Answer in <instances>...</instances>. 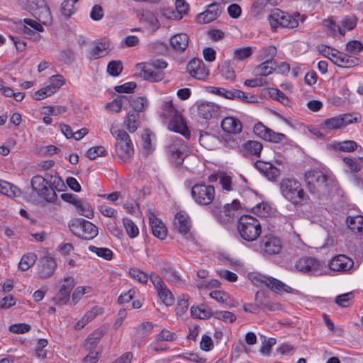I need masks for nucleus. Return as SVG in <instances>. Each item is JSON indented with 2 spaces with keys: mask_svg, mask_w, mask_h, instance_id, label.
Segmentation results:
<instances>
[{
  "mask_svg": "<svg viewBox=\"0 0 363 363\" xmlns=\"http://www.w3.org/2000/svg\"><path fill=\"white\" fill-rule=\"evenodd\" d=\"M199 115L206 120L216 118L220 113V106L211 102H202L197 106Z\"/></svg>",
  "mask_w": 363,
  "mask_h": 363,
  "instance_id": "4be33fe9",
  "label": "nucleus"
},
{
  "mask_svg": "<svg viewBox=\"0 0 363 363\" xmlns=\"http://www.w3.org/2000/svg\"><path fill=\"white\" fill-rule=\"evenodd\" d=\"M74 234L84 240H91L98 235V228L83 218H77L69 226Z\"/></svg>",
  "mask_w": 363,
  "mask_h": 363,
  "instance_id": "0eeeda50",
  "label": "nucleus"
},
{
  "mask_svg": "<svg viewBox=\"0 0 363 363\" xmlns=\"http://www.w3.org/2000/svg\"><path fill=\"white\" fill-rule=\"evenodd\" d=\"M352 292H349L337 296L335 298V303L342 307H348L350 305L351 300L353 298Z\"/></svg>",
  "mask_w": 363,
  "mask_h": 363,
  "instance_id": "e2e57ef3",
  "label": "nucleus"
},
{
  "mask_svg": "<svg viewBox=\"0 0 363 363\" xmlns=\"http://www.w3.org/2000/svg\"><path fill=\"white\" fill-rule=\"evenodd\" d=\"M277 54V48L274 46L270 45L268 47L262 48L260 50V60H272Z\"/></svg>",
  "mask_w": 363,
  "mask_h": 363,
  "instance_id": "338daca9",
  "label": "nucleus"
},
{
  "mask_svg": "<svg viewBox=\"0 0 363 363\" xmlns=\"http://www.w3.org/2000/svg\"><path fill=\"white\" fill-rule=\"evenodd\" d=\"M235 96L234 99H239L245 103H254L255 101V96L254 95H249L241 90L233 89Z\"/></svg>",
  "mask_w": 363,
  "mask_h": 363,
  "instance_id": "052dcab7",
  "label": "nucleus"
},
{
  "mask_svg": "<svg viewBox=\"0 0 363 363\" xmlns=\"http://www.w3.org/2000/svg\"><path fill=\"white\" fill-rule=\"evenodd\" d=\"M166 107L169 112V115L172 116L169 123V128L174 132L179 133L184 135L185 138L190 137V131L184 121V118L180 115L177 110L173 106L172 101L166 103Z\"/></svg>",
  "mask_w": 363,
  "mask_h": 363,
  "instance_id": "6e6552de",
  "label": "nucleus"
},
{
  "mask_svg": "<svg viewBox=\"0 0 363 363\" xmlns=\"http://www.w3.org/2000/svg\"><path fill=\"white\" fill-rule=\"evenodd\" d=\"M175 8L177 13H175L174 11H169L167 10V11H168V13H164V16H167L168 18L181 19L182 15L187 13L189 4L185 0H175Z\"/></svg>",
  "mask_w": 363,
  "mask_h": 363,
  "instance_id": "7c9ffc66",
  "label": "nucleus"
},
{
  "mask_svg": "<svg viewBox=\"0 0 363 363\" xmlns=\"http://www.w3.org/2000/svg\"><path fill=\"white\" fill-rule=\"evenodd\" d=\"M107 328L100 327L91 333L85 340L84 347L86 350H96V347L100 339L106 333Z\"/></svg>",
  "mask_w": 363,
  "mask_h": 363,
  "instance_id": "a878e982",
  "label": "nucleus"
},
{
  "mask_svg": "<svg viewBox=\"0 0 363 363\" xmlns=\"http://www.w3.org/2000/svg\"><path fill=\"white\" fill-rule=\"evenodd\" d=\"M322 128L327 130H337L344 128L340 116L325 120L322 123Z\"/></svg>",
  "mask_w": 363,
  "mask_h": 363,
  "instance_id": "a19ab883",
  "label": "nucleus"
},
{
  "mask_svg": "<svg viewBox=\"0 0 363 363\" xmlns=\"http://www.w3.org/2000/svg\"><path fill=\"white\" fill-rule=\"evenodd\" d=\"M107 155V151L104 146H94L89 148L86 156L91 160H96L99 157H103Z\"/></svg>",
  "mask_w": 363,
  "mask_h": 363,
  "instance_id": "8fccbe9b",
  "label": "nucleus"
},
{
  "mask_svg": "<svg viewBox=\"0 0 363 363\" xmlns=\"http://www.w3.org/2000/svg\"><path fill=\"white\" fill-rule=\"evenodd\" d=\"M268 18L273 30L279 26L286 28H294L298 25V22L296 18L279 9L274 10Z\"/></svg>",
  "mask_w": 363,
  "mask_h": 363,
  "instance_id": "1a4fd4ad",
  "label": "nucleus"
},
{
  "mask_svg": "<svg viewBox=\"0 0 363 363\" xmlns=\"http://www.w3.org/2000/svg\"><path fill=\"white\" fill-rule=\"evenodd\" d=\"M140 123V114L135 111H129L123 121L124 126L130 133L135 132Z\"/></svg>",
  "mask_w": 363,
  "mask_h": 363,
  "instance_id": "c756f323",
  "label": "nucleus"
},
{
  "mask_svg": "<svg viewBox=\"0 0 363 363\" xmlns=\"http://www.w3.org/2000/svg\"><path fill=\"white\" fill-rule=\"evenodd\" d=\"M260 247L265 253L270 255H276L281 250V242L275 236L266 235L262 239Z\"/></svg>",
  "mask_w": 363,
  "mask_h": 363,
  "instance_id": "aec40b11",
  "label": "nucleus"
},
{
  "mask_svg": "<svg viewBox=\"0 0 363 363\" xmlns=\"http://www.w3.org/2000/svg\"><path fill=\"white\" fill-rule=\"evenodd\" d=\"M237 229L240 236L247 242L256 240L262 231L259 221L250 215L240 216L238 222Z\"/></svg>",
  "mask_w": 363,
  "mask_h": 363,
  "instance_id": "7ed1b4c3",
  "label": "nucleus"
},
{
  "mask_svg": "<svg viewBox=\"0 0 363 363\" xmlns=\"http://www.w3.org/2000/svg\"><path fill=\"white\" fill-rule=\"evenodd\" d=\"M111 133L115 137L116 152L119 158L123 162H128L134 155V147L129 134L123 129L113 130L111 128Z\"/></svg>",
  "mask_w": 363,
  "mask_h": 363,
  "instance_id": "20e7f679",
  "label": "nucleus"
},
{
  "mask_svg": "<svg viewBox=\"0 0 363 363\" xmlns=\"http://www.w3.org/2000/svg\"><path fill=\"white\" fill-rule=\"evenodd\" d=\"M75 284L74 279L72 277H67L64 279V284L56 296L53 298L55 303L62 306L67 303L70 297V291Z\"/></svg>",
  "mask_w": 363,
  "mask_h": 363,
  "instance_id": "f3484780",
  "label": "nucleus"
},
{
  "mask_svg": "<svg viewBox=\"0 0 363 363\" xmlns=\"http://www.w3.org/2000/svg\"><path fill=\"white\" fill-rule=\"evenodd\" d=\"M37 256L35 253H27L21 257L18 264V268L22 271L30 269L36 262Z\"/></svg>",
  "mask_w": 363,
  "mask_h": 363,
  "instance_id": "4c0bfd02",
  "label": "nucleus"
},
{
  "mask_svg": "<svg viewBox=\"0 0 363 363\" xmlns=\"http://www.w3.org/2000/svg\"><path fill=\"white\" fill-rule=\"evenodd\" d=\"M52 182L40 175H35L31 179V186L33 191L38 196L49 203H55L57 199V195L52 186L50 185Z\"/></svg>",
  "mask_w": 363,
  "mask_h": 363,
  "instance_id": "39448f33",
  "label": "nucleus"
},
{
  "mask_svg": "<svg viewBox=\"0 0 363 363\" xmlns=\"http://www.w3.org/2000/svg\"><path fill=\"white\" fill-rule=\"evenodd\" d=\"M48 345L46 339H39L35 347V355L39 359H45L47 357V351L44 348Z\"/></svg>",
  "mask_w": 363,
  "mask_h": 363,
  "instance_id": "0e129e2a",
  "label": "nucleus"
},
{
  "mask_svg": "<svg viewBox=\"0 0 363 363\" xmlns=\"http://www.w3.org/2000/svg\"><path fill=\"white\" fill-rule=\"evenodd\" d=\"M335 53H331L333 58L330 60L333 64L342 68H351L359 64L360 60L358 57L348 55L337 50H333Z\"/></svg>",
  "mask_w": 363,
  "mask_h": 363,
  "instance_id": "4468645a",
  "label": "nucleus"
},
{
  "mask_svg": "<svg viewBox=\"0 0 363 363\" xmlns=\"http://www.w3.org/2000/svg\"><path fill=\"white\" fill-rule=\"evenodd\" d=\"M187 70L191 77L200 80L205 79L209 74L208 69L198 58H194L189 62Z\"/></svg>",
  "mask_w": 363,
  "mask_h": 363,
  "instance_id": "6ab92c4d",
  "label": "nucleus"
},
{
  "mask_svg": "<svg viewBox=\"0 0 363 363\" xmlns=\"http://www.w3.org/2000/svg\"><path fill=\"white\" fill-rule=\"evenodd\" d=\"M89 250L95 252L99 257L104 258L106 260H111L113 258V252L106 247H97L94 245H90Z\"/></svg>",
  "mask_w": 363,
  "mask_h": 363,
  "instance_id": "3c124183",
  "label": "nucleus"
},
{
  "mask_svg": "<svg viewBox=\"0 0 363 363\" xmlns=\"http://www.w3.org/2000/svg\"><path fill=\"white\" fill-rule=\"evenodd\" d=\"M148 217L150 224L151 225L152 234L160 240H164L167 237V228L162 221L158 218L155 217L154 213L150 210L148 211Z\"/></svg>",
  "mask_w": 363,
  "mask_h": 363,
  "instance_id": "b1692460",
  "label": "nucleus"
},
{
  "mask_svg": "<svg viewBox=\"0 0 363 363\" xmlns=\"http://www.w3.org/2000/svg\"><path fill=\"white\" fill-rule=\"evenodd\" d=\"M44 113L46 115L58 116L65 113L67 107L65 106H48L43 107Z\"/></svg>",
  "mask_w": 363,
  "mask_h": 363,
  "instance_id": "bf43d9fd",
  "label": "nucleus"
},
{
  "mask_svg": "<svg viewBox=\"0 0 363 363\" xmlns=\"http://www.w3.org/2000/svg\"><path fill=\"white\" fill-rule=\"evenodd\" d=\"M122 70L123 64L120 60H112L108 64L107 72L111 76H118Z\"/></svg>",
  "mask_w": 363,
  "mask_h": 363,
  "instance_id": "6e6d98bb",
  "label": "nucleus"
},
{
  "mask_svg": "<svg viewBox=\"0 0 363 363\" xmlns=\"http://www.w3.org/2000/svg\"><path fill=\"white\" fill-rule=\"evenodd\" d=\"M143 21L147 23L152 31H156L160 26V23L155 15L150 11H145L143 14Z\"/></svg>",
  "mask_w": 363,
  "mask_h": 363,
  "instance_id": "58836bf2",
  "label": "nucleus"
},
{
  "mask_svg": "<svg viewBox=\"0 0 363 363\" xmlns=\"http://www.w3.org/2000/svg\"><path fill=\"white\" fill-rule=\"evenodd\" d=\"M257 281L264 284L277 294H281L283 291L290 294L294 291L289 286L272 277L261 276L259 278H257Z\"/></svg>",
  "mask_w": 363,
  "mask_h": 363,
  "instance_id": "2eb2a0df",
  "label": "nucleus"
},
{
  "mask_svg": "<svg viewBox=\"0 0 363 363\" xmlns=\"http://www.w3.org/2000/svg\"><path fill=\"white\" fill-rule=\"evenodd\" d=\"M174 226L178 232L184 235L189 232L191 222L189 217L186 212L179 211L176 214Z\"/></svg>",
  "mask_w": 363,
  "mask_h": 363,
  "instance_id": "bb28decb",
  "label": "nucleus"
},
{
  "mask_svg": "<svg viewBox=\"0 0 363 363\" xmlns=\"http://www.w3.org/2000/svg\"><path fill=\"white\" fill-rule=\"evenodd\" d=\"M343 127L351 124V123H358L361 121L362 116L359 113H347L340 115Z\"/></svg>",
  "mask_w": 363,
  "mask_h": 363,
  "instance_id": "a18cd8bd",
  "label": "nucleus"
},
{
  "mask_svg": "<svg viewBox=\"0 0 363 363\" xmlns=\"http://www.w3.org/2000/svg\"><path fill=\"white\" fill-rule=\"evenodd\" d=\"M270 128L265 126L262 122L257 123L253 128V131L259 138L265 140L267 134L269 133Z\"/></svg>",
  "mask_w": 363,
  "mask_h": 363,
  "instance_id": "69168bd1",
  "label": "nucleus"
},
{
  "mask_svg": "<svg viewBox=\"0 0 363 363\" xmlns=\"http://www.w3.org/2000/svg\"><path fill=\"white\" fill-rule=\"evenodd\" d=\"M220 72L223 77L228 80H233L235 78V73L233 65L226 61L220 67Z\"/></svg>",
  "mask_w": 363,
  "mask_h": 363,
  "instance_id": "49530a36",
  "label": "nucleus"
},
{
  "mask_svg": "<svg viewBox=\"0 0 363 363\" xmlns=\"http://www.w3.org/2000/svg\"><path fill=\"white\" fill-rule=\"evenodd\" d=\"M347 224L348 228L354 233L363 235V217H347Z\"/></svg>",
  "mask_w": 363,
  "mask_h": 363,
  "instance_id": "72a5a7b5",
  "label": "nucleus"
},
{
  "mask_svg": "<svg viewBox=\"0 0 363 363\" xmlns=\"http://www.w3.org/2000/svg\"><path fill=\"white\" fill-rule=\"evenodd\" d=\"M57 267V263L54 258L44 257L39 260L38 264V274L40 279L51 277Z\"/></svg>",
  "mask_w": 363,
  "mask_h": 363,
  "instance_id": "a211bd4d",
  "label": "nucleus"
},
{
  "mask_svg": "<svg viewBox=\"0 0 363 363\" xmlns=\"http://www.w3.org/2000/svg\"><path fill=\"white\" fill-rule=\"evenodd\" d=\"M272 0H255L252 6V13L257 16L264 11L269 6L272 5Z\"/></svg>",
  "mask_w": 363,
  "mask_h": 363,
  "instance_id": "ea45409f",
  "label": "nucleus"
},
{
  "mask_svg": "<svg viewBox=\"0 0 363 363\" xmlns=\"http://www.w3.org/2000/svg\"><path fill=\"white\" fill-rule=\"evenodd\" d=\"M189 38L186 33H179L170 38V44L172 48L177 52H184L189 45Z\"/></svg>",
  "mask_w": 363,
  "mask_h": 363,
  "instance_id": "c85d7f7f",
  "label": "nucleus"
},
{
  "mask_svg": "<svg viewBox=\"0 0 363 363\" xmlns=\"http://www.w3.org/2000/svg\"><path fill=\"white\" fill-rule=\"evenodd\" d=\"M153 324L151 322L147 321L139 325L136 328L137 335L146 336L153 329Z\"/></svg>",
  "mask_w": 363,
  "mask_h": 363,
  "instance_id": "774afa93",
  "label": "nucleus"
},
{
  "mask_svg": "<svg viewBox=\"0 0 363 363\" xmlns=\"http://www.w3.org/2000/svg\"><path fill=\"white\" fill-rule=\"evenodd\" d=\"M108 49V44L104 40H101L95 43L90 55L88 57L90 60H96L105 55L104 52Z\"/></svg>",
  "mask_w": 363,
  "mask_h": 363,
  "instance_id": "473e14b6",
  "label": "nucleus"
},
{
  "mask_svg": "<svg viewBox=\"0 0 363 363\" xmlns=\"http://www.w3.org/2000/svg\"><path fill=\"white\" fill-rule=\"evenodd\" d=\"M253 52L251 47H245L240 49H236L234 51V60L237 61H242L250 57Z\"/></svg>",
  "mask_w": 363,
  "mask_h": 363,
  "instance_id": "864d4df0",
  "label": "nucleus"
},
{
  "mask_svg": "<svg viewBox=\"0 0 363 363\" xmlns=\"http://www.w3.org/2000/svg\"><path fill=\"white\" fill-rule=\"evenodd\" d=\"M279 188L281 195L294 206H301L309 200L301 183L295 178L282 179Z\"/></svg>",
  "mask_w": 363,
  "mask_h": 363,
  "instance_id": "f03ea898",
  "label": "nucleus"
},
{
  "mask_svg": "<svg viewBox=\"0 0 363 363\" xmlns=\"http://www.w3.org/2000/svg\"><path fill=\"white\" fill-rule=\"evenodd\" d=\"M78 0H65L61 5V11L66 18L70 17L75 13L77 9L74 6Z\"/></svg>",
  "mask_w": 363,
  "mask_h": 363,
  "instance_id": "37998d69",
  "label": "nucleus"
},
{
  "mask_svg": "<svg viewBox=\"0 0 363 363\" xmlns=\"http://www.w3.org/2000/svg\"><path fill=\"white\" fill-rule=\"evenodd\" d=\"M191 314L192 318H211L213 315L211 308L204 303L198 306H191Z\"/></svg>",
  "mask_w": 363,
  "mask_h": 363,
  "instance_id": "c9c22d12",
  "label": "nucleus"
},
{
  "mask_svg": "<svg viewBox=\"0 0 363 363\" xmlns=\"http://www.w3.org/2000/svg\"><path fill=\"white\" fill-rule=\"evenodd\" d=\"M76 208L79 213L87 218L90 219L94 217V211L91 205L86 201L80 200V203H78Z\"/></svg>",
  "mask_w": 363,
  "mask_h": 363,
  "instance_id": "de8ad7c7",
  "label": "nucleus"
},
{
  "mask_svg": "<svg viewBox=\"0 0 363 363\" xmlns=\"http://www.w3.org/2000/svg\"><path fill=\"white\" fill-rule=\"evenodd\" d=\"M129 274L131 277L142 284H147L148 279L150 278L146 273L142 272L138 268H130Z\"/></svg>",
  "mask_w": 363,
  "mask_h": 363,
  "instance_id": "13d9d810",
  "label": "nucleus"
},
{
  "mask_svg": "<svg viewBox=\"0 0 363 363\" xmlns=\"http://www.w3.org/2000/svg\"><path fill=\"white\" fill-rule=\"evenodd\" d=\"M211 213L216 218L220 223H224L228 220V217L225 216L224 207L222 208L220 205L214 203L210 208Z\"/></svg>",
  "mask_w": 363,
  "mask_h": 363,
  "instance_id": "5fc2aeb1",
  "label": "nucleus"
},
{
  "mask_svg": "<svg viewBox=\"0 0 363 363\" xmlns=\"http://www.w3.org/2000/svg\"><path fill=\"white\" fill-rule=\"evenodd\" d=\"M221 13V9L218 4L208 5L207 9L197 16V21L199 23H208L216 20Z\"/></svg>",
  "mask_w": 363,
  "mask_h": 363,
  "instance_id": "5701e85b",
  "label": "nucleus"
},
{
  "mask_svg": "<svg viewBox=\"0 0 363 363\" xmlns=\"http://www.w3.org/2000/svg\"><path fill=\"white\" fill-rule=\"evenodd\" d=\"M150 136L151 132L149 130H145L144 133L142 135L143 147L147 155L150 154L153 150Z\"/></svg>",
  "mask_w": 363,
  "mask_h": 363,
  "instance_id": "680f3d73",
  "label": "nucleus"
},
{
  "mask_svg": "<svg viewBox=\"0 0 363 363\" xmlns=\"http://www.w3.org/2000/svg\"><path fill=\"white\" fill-rule=\"evenodd\" d=\"M128 97L129 100L127 101L130 104L132 107V110L130 111H135L140 114V113L145 111L148 106V101L145 97H137L135 99H132L131 96Z\"/></svg>",
  "mask_w": 363,
  "mask_h": 363,
  "instance_id": "f704fd0d",
  "label": "nucleus"
},
{
  "mask_svg": "<svg viewBox=\"0 0 363 363\" xmlns=\"http://www.w3.org/2000/svg\"><path fill=\"white\" fill-rule=\"evenodd\" d=\"M357 143L354 140H345L335 143L334 148L342 152H353L357 148Z\"/></svg>",
  "mask_w": 363,
  "mask_h": 363,
  "instance_id": "09e8293b",
  "label": "nucleus"
},
{
  "mask_svg": "<svg viewBox=\"0 0 363 363\" xmlns=\"http://www.w3.org/2000/svg\"><path fill=\"white\" fill-rule=\"evenodd\" d=\"M263 149L261 143L256 140H248L239 147V152L245 157L253 156L259 157Z\"/></svg>",
  "mask_w": 363,
  "mask_h": 363,
  "instance_id": "412c9836",
  "label": "nucleus"
},
{
  "mask_svg": "<svg viewBox=\"0 0 363 363\" xmlns=\"http://www.w3.org/2000/svg\"><path fill=\"white\" fill-rule=\"evenodd\" d=\"M56 92V88L53 86L48 85L40 90L37 91L34 94L35 100H42L47 96H50Z\"/></svg>",
  "mask_w": 363,
  "mask_h": 363,
  "instance_id": "4d7b16f0",
  "label": "nucleus"
},
{
  "mask_svg": "<svg viewBox=\"0 0 363 363\" xmlns=\"http://www.w3.org/2000/svg\"><path fill=\"white\" fill-rule=\"evenodd\" d=\"M35 8H33V16L44 25H49L52 23V17L50 9L45 0H36Z\"/></svg>",
  "mask_w": 363,
  "mask_h": 363,
  "instance_id": "dca6fc26",
  "label": "nucleus"
},
{
  "mask_svg": "<svg viewBox=\"0 0 363 363\" xmlns=\"http://www.w3.org/2000/svg\"><path fill=\"white\" fill-rule=\"evenodd\" d=\"M150 279L157 291L160 299L167 306L173 305L174 298L172 292L167 289L162 278L157 274H151Z\"/></svg>",
  "mask_w": 363,
  "mask_h": 363,
  "instance_id": "9b49d317",
  "label": "nucleus"
},
{
  "mask_svg": "<svg viewBox=\"0 0 363 363\" xmlns=\"http://www.w3.org/2000/svg\"><path fill=\"white\" fill-rule=\"evenodd\" d=\"M191 195L198 204L209 205L214 200L215 188L205 183L196 184L191 189Z\"/></svg>",
  "mask_w": 363,
  "mask_h": 363,
  "instance_id": "423d86ee",
  "label": "nucleus"
},
{
  "mask_svg": "<svg viewBox=\"0 0 363 363\" xmlns=\"http://www.w3.org/2000/svg\"><path fill=\"white\" fill-rule=\"evenodd\" d=\"M297 270L308 273L310 274H315L320 273V263L315 258L311 257H303L300 258L295 264Z\"/></svg>",
  "mask_w": 363,
  "mask_h": 363,
  "instance_id": "ddd939ff",
  "label": "nucleus"
},
{
  "mask_svg": "<svg viewBox=\"0 0 363 363\" xmlns=\"http://www.w3.org/2000/svg\"><path fill=\"white\" fill-rule=\"evenodd\" d=\"M138 67H141L140 75L145 79L151 82L162 81L164 77V72L162 70H155L151 65L144 64L143 66L139 64Z\"/></svg>",
  "mask_w": 363,
  "mask_h": 363,
  "instance_id": "393cba45",
  "label": "nucleus"
},
{
  "mask_svg": "<svg viewBox=\"0 0 363 363\" xmlns=\"http://www.w3.org/2000/svg\"><path fill=\"white\" fill-rule=\"evenodd\" d=\"M220 125L223 131L232 134H238L242 129L240 121L234 117H225L223 119Z\"/></svg>",
  "mask_w": 363,
  "mask_h": 363,
  "instance_id": "cd10ccee",
  "label": "nucleus"
},
{
  "mask_svg": "<svg viewBox=\"0 0 363 363\" xmlns=\"http://www.w3.org/2000/svg\"><path fill=\"white\" fill-rule=\"evenodd\" d=\"M304 180L308 191L318 199H323L330 193L329 186L333 179L322 171L315 169L304 174Z\"/></svg>",
  "mask_w": 363,
  "mask_h": 363,
  "instance_id": "f257e3e1",
  "label": "nucleus"
},
{
  "mask_svg": "<svg viewBox=\"0 0 363 363\" xmlns=\"http://www.w3.org/2000/svg\"><path fill=\"white\" fill-rule=\"evenodd\" d=\"M188 152V147L182 139H176L168 147L170 160L175 166L182 164Z\"/></svg>",
  "mask_w": 363,
  "mask_h": 363,
  "instance_id": "9d476101",
  "label": "nucleus"
},
{
  "mask_svg": "<svg viewBox=\"0 0 363 363\" xmlns=\"http://www.w3.org/2000/svg\"><path fill=\"white\" fill-rule=\"evenodd\" d=\"M162 274L169 282L179 283L181 281L179 276L172 267L163 268Z\"/></svg>",
  "mask_w": 363,
  "mask_h": 363,
  "instance_id": "603ef678",
  "label": "nucleus"
},
{
  "mask_svg": "<svg viewBox=\"0 0 363 363\" xmlns=\"http://www.w3.org/2000/svg\"><path fill=\"white\" fill-rule=\"evenodd\" d=\"M126 100H129V98L127 96H118L111 102L107 104L106 108L112 110L116 113H119L122 109L123 104L126 101Z\"/></svg>",
  "mask_w": 363,
  "mask_h": 363,
  "instance_id": "79ce46f5",
  "label": "nucleus"
},
{
  "mask_svg": "<svg viewBox=\"0 0 363 363\" xmlns=\"http://www.w3.org/2000/svg\"><path fill=\"white\" fill-rule=\"evenodd\" d=\"M276 62L272 60H265L262 63L256 66L254 73L256 76H268L276 69Z\"/></svg>",
  "mask_w": 363,
  "mask_h": 363,
  "instance_id": "2f4dec72",
  "label": "nucleus"
},
{
  "mask_svg": "<svg viewBox=\"0 0 363 363\" xmlns=\"http://www.w3.org/2000/svg\"><path fill=\"white\" fill-rule=\"evenodd\" d=\"M354 261L345 255H337L333 257L329 262V268L334 272L342 273H350L353 267Z\"/></svg>",
  "mask_w": 363,
  "mask_h": 363,
  "instance_id": "f8f14e48",
  "label": "nucleus"
},
{
  "mask_svg": "<svg viewBox=\"0 0 363 363\" xmlns=\"http://www.w3.org/2000/svg\"><path fill=\"white\" fill-rule=\"evenodd\" d=\"M0 193L7 196H17L20 195V189L11 183L0 179Z\"/></svg>",
  "mask_w": 363,
  "mask_h": 363,
  "instance_id": "e433bc0d",
  "label": "nucleus"
},
{
  "mask_svg": "<svg viewBox=\"0 0 363 363\" xmlns=\"http://www.w3.org/2000/svg\"><path fill=\"white\" fill-rule=\"evenodd\" d=\"M123 223L127 234L130 238H135L138 235V228L132 220L125 218L123 219Z\"/></svg>",
  "mask_w": 363,
  "mask_h": 363,
  "instance_id": "c03bdc74",
  "label": "nucleus"
}]
</instances>
